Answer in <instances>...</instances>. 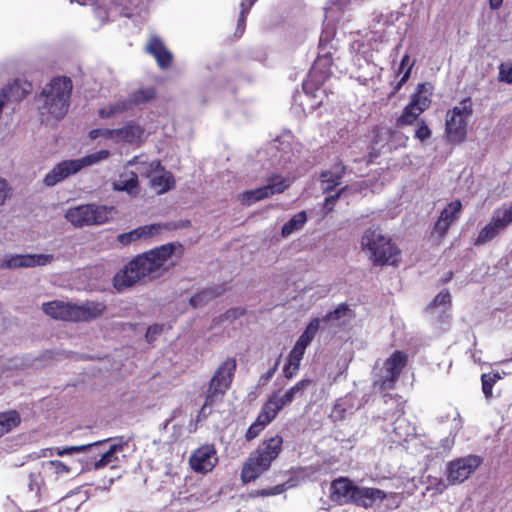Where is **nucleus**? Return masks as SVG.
<instances>
[{
	"mask_svg": "<svg viewBox=\"0 0 512 512\" xmlns=\"http://www.w3.org/2000/svg\"><path fill=\"white\" fill-rule=\"evenodd\" d=\"M129 109H131V107L128 101L121 100L101 108L99 110V116L101 118H114Z\"/></svg>",
	"mask_w": 512,
	"mask_h": 512,
	"instance_id": "c9c22d12",
	"label": "nucleus"
},
{
	"mask_svg": "<svg viewBox=\"0 0 512 512\" xmlns=\"http://www.w3.org/2000/svg\"><path fill=\"white\" fill-rule=\"evenodd\" d=\"M451 303V295L448 290H442L439 292L431 304L429 305V309L443 307L446 309Z\"/></svg>",
	"mask_w": 512,
	"mask_h": 512,
	"instance_id": "49530a36",
	"label": "nucleus"
},
{
	"mask_svg": "<svg viewBox=\"0 0 512 512\" xmlns=\"http://www.w3.org/2000/svg\"><path fill=\"white\" fill-rule=\"evenodd\" d=\"M77 172L79 168L75 159L64 160L45 175L43 183L47 187H53Z\"/></svg>",
	"mask_w": 512,
	"mask_h": 512,
	"instance_id": "6ab92c4d",
	"label": "nucleus"
},
{
	"mask_svg": "<svg viewBox=\"0 0 512 512\" xmlns=\"http://www.w3.org/2000/svg\"><path fill=\"white\" fill-rule=\"evenodd\" d=\"M501 378L502 376L499 372L487 373L481 376L482 390L486 399L492 397L493 386Z\"/></svg>",
	"mask_w": 512,
	"mask_h": 512,
	"instance_id": "79ce46f5",
	"label": "nucleus"
},
{
	"mask_svg": "<svg viewBox=\"0 0 512 512\" xmlns=\"http://www.w3.org/2000/svg\"><path fill=\"white\" fill-rule=\"evenodd\" d=\"M311 382L310 379H302L289 388L282 396L278 394V401L282 407L290 404L295 398L302 396L305 390L311 385Z\"/></svg>",
	"mask_w": 512,
	"mask_h": 512,
	"instance_id": "7c9ffc66",
	"label": "nucleus"
},
{
	"mask_svg": "<svg viewBox=\"0 0 512 512\" xmlns=\"http://www.w3.org/2000/svg\"><path fill=\"white\" fill-rule=\"evenodd\" d=\"M415 426L404 416H399L393 423V430L390 435L391 441L402 443L415 435Z\"/></svg>",
	"mask_w": 512,
	"mask_h": 512,
	"instance_id": "cd10ccee",
	"label": "nucleus"
},
{
	"mask_svg": "<svg viewBox=\"0 0 512 512\" xmlns=\"http://www.w3.org/2000/svg\"><path fill=\"white\" fill-rule=\"evenodd\" d=\"M289 186L290 181L288 179L275 174L269 177L266 185L243 192L240 195V201L243 205L249 206L274 194L282 193Z\"/></svg>",
	"mask_w": 512,
	"mask_h": 512,
	"instance_id": "9b49d317",
	"label": "nucleus"
},
{
	"mask_svg": "<svg viewBox=\"0 0 512 512\" xmlns=\"http://www.w3.org/2000/svg\"><path fill=\"white\" fill-rule=\"evenodd\" d=\"M40 467L42 474L48 482H57L66 479L73 471L71 466L60 460L43 461Z\"/></svg>",
	"mask_w": 512,
	"mask_h": 512,
	"instance_id": "4be33fe9",
	"label": "nucleus"
},
{
	"mask_svg": "<svg viewBox=\"0 0 512 512\" xmlns=\"http://www.w3.org/2000/svg\"><path fill=\"white\" fill-rule=\"evenodd\" d=\"M498 80L512 84V62H505L499 65Z\"/></svg>",
	"mask_w": 512,
	"mask_h": 512,
	"instance_id": "8fccbe9b",
	"label": "nucleus"
},
{
	"mask_svg": "<svg viewBox=\"0 0 512 512\" xmlns=\"http://www.w3.org/2000/svg\"><path fill=\"white\" fill-rule=\"evenodd\" d=\"M454 429L459 430L462 427V420L458 412H455L454 416Z\"/></svg>",
	"mask_w": 512,
	"mask_h": 512,
	"instance_id": "680f3d73",
	"label": "nucleus"
},
{
	"mask_svg": "<svg viewBox=\"0 0 512 512\" xmlns=\"http://www.w3.org/2000/svg\"><path fill=\"white\" fill-rule=\"evenodd\" d=\"M432 132L425 121L421 120L417 123V128L415 130V138L424 142L430 139Z\"/></svg>",
	"mask_w": 512,
	"mask_h": 512,
	"instance_id": "603ef678",
	"label": "nucleus"
},
{
	"mask_svg": "<svg viewBox=\"0 0 512 512\" xmlns=\"http://www.w3.org/2000/svg\"><path fill=\"white\" fill-rule=\"evenodd\" d=\"M71 91L72 83L67 77L54 78L45 85L37 98V107L43 121H56L65 116Z\"/></svg>",
	"mask_w": 512,
	"mask_h": 512,
	"instance_id": "7ed1b4c3",
	"label": "nucleus"
},
{
	"mask_svg": "<svg viewBox=\"0 0 512 512\" xmlns=\"http://www.w3.org/2000/svg\"><path fill=\"white\" fill-rule=\"evenodd\" d=\"M11 196V185L5 178L0 177V206H3Z\"/></svg>",
	"mask_w": 512,
	"mask_h": 512,
	"instance_id": "864d4df0",
	"label": "nucleus"
},
{
	"mask_svg": "<svg viewBox=\"0 0 512 512\" xmlns=\"http://www.w3.org/2000/svg\"><path fill=\"white\" fill-rule=\"evenodd\" d=\"M53 261V254H5L0 257V270L46 266Z\"/></svg>",
	"mask_w": 512,
	"mask_h": 512,
	"instance_id": "f8f14e48",
	"label": "nucleus"
},
{
	"mask_svg": "<svg viewBox=\"0 0 512 512\" xmlns=\"http://www.w3.org/2000/svg\"><path fill=\"white\" fill-rule=\"evenodd\" d=\"M320 63H321V60H319L315 63V65L312 67L311 72L309 74V79L303 83V89L305 90V92H308L311 84L320 85L324 82L325 78L327 77L326 73L318 75V69H319Z\"/></svg>",
	"mask_w": 512,
	"mask_h": 512,
	"instance_id": "c03bdc74",
	"label": "nucleus"
},
{
	"mask_svg": "<svg viewBox=\"0 0 512 512\" xmlns=\"http://www.w3.org/2000/svg\"><path fill=\"white\" fill-rule=\"evenodd\" d=\"M216 296V293L211 289H205L201 291L200 293L194 295L190 299V304L193 307H199L203 305L206 301L214 298Z\"/></svg>",
	"mask_w": 512,
	"mask_h": 512,
	"instance_id": "de8ad7c7",
	"label": "nucleus"
},
{
	"mask_svg": "<svg viewBox=\"0 0 512 512\" xmlns=\"http://www.w3.org/2000/svg\"><path fill=\"white\" fill-rule=\"evenodd\" d=\"M146 51L151 54L161 68H166L172 61V54L167 50L162 40L152 35L146 45Z\"/></svg>",
	"mask_w": 512,
	"mask_h": 512,
	"instance_id": "a878e982",
	"label": "nucleus"
},
{
	"mask_svg": "<svg viewBox=\"0 0 512 512\" xmlns=\"http://www.w3.org/2000/svg\"><path fill=\"white\" fill-rule=\"evenodd\" d=\"M344 174L345 166L342 163H336L329 170L323 171L321 173L323 191H330L335 186L339 185Z\"/></svg>",
	"mask_w": 512,
	"mask_h": 512,
	"instance_id": "c85d7f7f",
	"label": "nucleus"
},
{
	"mask_svg": "<svg viewBox=\"0 0 512 512\" xmlns=\"http://www.w3.org/2000/svg\"><path fill=\"white\" fill-rule=\"evenodd\" d=\"M218 462L216 449L213 445H202L197 448L189 458V464L197 473H208L213 470Z\"/></svg>",
	"mask_w": 512,
	"mask_h": 512,
	"instance_id": "dca6fc26",
	"label": "nucleus"
},
{
	"mask_svg": "<svg viewBox=\"0 0 512 512\" xmlns=\"http://www.w3.org/2000/svg\"><path fill=\"white\" fill-rule=\"evenodd\" d=\"M306 222H307L306 212L301 211V212L295 214L288 222H286L283 225L282 230H281V236L283 238H287L294 232L301 230Z\"/></svg>",
	"mask_w": 512,
	"mask_h": 512,
	"instance_id": "473e14b6",
	"label": "nucleus"
},
{
	"mask_svg": "<svg viewBox=\"0 0 512 512\" xmlns=\"http://www.w3.org/2000/svg\"><path fill=\"white\" fill-rule=\"evenodd\" d=\"M462 212L460 200H453L441 211L435 225L434 231L439 237H444L450 226L459 218Z\"/></svg>",
	"mask_w": 512,
	"mask_h": 512,
	"instance_id": "f3484780",
	"label": "nucleus"
},
{
	"mask_svg": "<svg viewBox=\"0 0 512 512\" xmlns=\"http://www.w3.org/2000/svg\"><path fill=\"white\" fill-rule=\"evenodd\" d=\"M412 67L413 63L410 61L409 55H404L399 66V74L403 73V75L397 82L394 88V92L398 91L401 88V86L408 80V78L410 77Z\"/></svg>",
	"mask_w": 512,
	"mask_h": 512,
	"instance_id": "37998d69",
	"label": "nucleus"
},
{
	"mask_svg": "<svg viewBox=\"0 0 512 512\" xmlns=\"http://www.w3.org/2000/svg\"><path fill=\"white\" fill-rule=\"evenodd\" d=\"M165 229H167V226L161 223L148 224L136 228L139 241L152 239Z\"/></svg>",
	"mask_w": 512,
	"mask_h": 512,
	"instance_id": "58836bf2",
	"label": "nucleus"
},
{
	"mask_svg": "<svg viewBox=\"0 0 512 512\" xmlns=\"http://www.w3.org/2000/svg\"><path fill=\"white\" fill-rule=\"evenodd\" d=\"M106 442H107V440H103V441H97L95 443L87 444V445L70 446V447H65V448H60V447L49 448V449L43 450L41 456L52 457L54 455H57V456L69 455V454L76 453V452H82L87 449H92L93 447L101 446Z\"/></svg>",
	"mask_w": 512,
	"mask_h": 512,
	"instance_id": "2f4dec72",
	"label": "nucleus"
},
{
	"mask_svg": "<svg viewBox=\"0 0 512 512\" xmlns=\"http://www.w3.org/2000/svg\"><path fill=\"white\" fill-rule=\"evenodd\" d=\"M236 367L237 361L234 357H227L218 365L209 382L201 413L205 414L207 407H211L222 400L231 386Z\"/></svg>",
	"mask_w": 512,
	"mask_h": 512,
	"instance_id": "0eeeda50",
	"label": "nucleus"
},
{
	"mask_svg": "<svg viewBox=\"0 0 512 512\" xmlns=\"http://www.w3.org/2000/svg\"><path fill=\"white\" fill-rule=\"evenodd\" d=\"M106 310L102 302L87 301L81 305L74 304L73 322L91 321L99 318Z\"/></svg>",
	"mask_w": 512,
	"mask_h": 512,
	"instance_id": "5701e85b",
	"label": "nucleus"
},
{
	"mask_svg": "<svg viewBox=\"0 0 512 512\" xmlns=\"http://www.w3.org/2000/svg\"><path fill=\"white\" fill-rule=\"evenodd\" d=\"M503 0H489L491 9H498L502 5Z\"/></svg>",
	"mask_w": 512,
	"mask_h": 512,
	"instance_id": "e2e57ef3",
	"label": "nucleus"
},
{
	"mask_svg": "<svg viewBox=\"0 0 512 512\" xmlns=\"http://www.w3.org/2000/svg\"><path fill=\"white\" fill-rule=\"evenodd\" d=\"M144 139V129L135 123L116 129L115 143L140 144Z\"/></svg>",
	"mask_w": 512,
	"mask_h": 512,
	"instance_id": "bb28decb",
	"label": "nucleus"
},
{
	"mask_svg": "<svg viewBox=\"0 0 512 512\" xmlns=\"http://www.w3.org/2000/svg\"><path fill=\"white\" fill-rule=\"evenodd\" d=\"M493 220L505 230L512 223V202L496 209L492 216Z\"/></svg>",
	"mask_w": 512,
	"mask_h": 512,
	"instance_id": "4c0bfd02",
	"label": "nucleus"
},
{
	"mask_svg": "<svg viewBox=\"0 0 512 512\" xmlns=\"http://www.w3.org/2000/svg\"><path fill=\"white\" fill-rule=\"evenodd\" d=\"M282 408V405L278 401V393H273L263 405L257 419L267 426L273 419H275Z\"/></svg>",
	"mask_w": 512,
	"mask_h": 512,
	"instance_id": "c756f323",
	"label": "nucleus"
},
{
	"mask_svg": "<svg viewBox=\"0 0 512 512\" xmlns=\"http://www.w3.org/2000/svg\"><path fill=\"white\" fill-rule=\"evenodd\" d=\"M385 497V492L378 488L357 486L353 503L365 508H369L377 503L382 502Z\"/></svg>",
	"mask_w": 512,
	"mask_h": 512,
	"instance_id": "393cba45",
	"label": "nucleus"
},
{
	"mask_svg": "<svg viewBox=\"0 0 512 512\" xmlns=\"http://www.w3.org/2000/svg\"><path fill=\"white\" fill-rule=\"evenodd\" d=\"M45 480L46 478L42 474L41 469L38 472L30 473L28 483L29 490L39 494L45 486Z\"/></svg>",
	"mask_w": 512,
	"mask_h": 512,
	"instance_id": "a18cd8bd",
	"label": "nucleus"
},
{
	"mask_svg": "<svg viewBox=\"0 0 512 512\" xmlns=\"http://www.w3.org/2000/svg\"><path fill=\"white\" fill-rule=\"evenodd\" d=\"M481 458L475 455L458 458L447 466V481L454 485L462 483L479 467Z\"/></svg>",
	"mask_w": 512,
	"mask_h": 512,
	"instance_id": "2eb2a0df",
	"label": "nucleus"
},
{
	"mask_svg": "<svg viewBox=\"0 0 512 512\" xmlns=\"http://www.w3.org/2000/svg\"><path fill=\"white\" fill-rule=\"evenodd\" d=\"M42 310L47 316L55 320L73 321V303L54 300L43 303Z\"/></svg>",
	"mask_w": 512,
	"mask_h": 512,
	"instance_id": "b1692460",
	"label": "nucleus"
},
{
	"mask_svg": "<svg viewBox=\"0 0 512 512\" xmlns=\"http://www.w3.org/2000/svg\"><path fill=\"white\" fill-rule=\"evenodd\" d=\"M162 331V327L159 325L150 326L146 332V338L148 341L154 340Z\"/></svg>",
	"mask_w": 512,
	"mask_h": 512,
	"instance_id": "bf43d9fd",
	"label": "nucleus"
},
{
	"mask_svg": "<svg viewBox=\"0 0 512 512\" xmlns=\"http://www.w3.org/2000/svg\"><path fill=\"white\" fill-rule=\"evenodd\" d=\"M334 2H339V0H333Z\"/></svg>",
	"mask_w": 512,
	"mask_h": 512,
	"instance_id": "69168bd1",
	"label": "nucleus"
},
{
	"mask_svg": "<svg viewBox=\"0 0 512 512\" xmlns=\"http://www.w3.org/2000/svg\"><path fill=\"white\" fill-rule=\"evenodd\" d=\"M431 104L430 92L426 84L421 83L417 86L416 92L412 95L411 101L404 108L398 119L400 125H412Z\"/></svg>",
	"mask_w": 512,
	"mask_h": 512,
	"instance_id": "ddd939ff",
	"label": "nucleus"
},
{
	"mask_svg": "<svg viewBox=\"0 0 512 512\" xmlns=\"http://www.w3.org/2000/svg\"><path fill=\"white\" fill-rule=\"evenodd\" d=\"M114 213V206L90 203L68 208L64 217L74 228H82L105 224Z\"/></svg>",
	"mask_w": 512,
	"mask_h": 512,
	"instance_id": "423d86ee",
	"label": "nucleus"
},
{
	"mask_svg": "<svg viewBox=\"0 0 512 512\" xmlns=\"http://www.w3.org/2000/svg\"><path fill=\"white\" fill-rule=\"evenodd\" d=\"M406 363L407 355L404 352H393L384 362V367L376 384H378L382 390L393 388Z\"/></svg>",
	"mask_w": 512,
	"mask_h": 512,
	"instance_id": "4468645a",
	"label": "nucleus"
},
{
	"mask_svg": "<svg viewBox=\"0 0 512 512\" xmlns=\"http://www.w3.org/2000/svg\"><path fill=\"white\" fill-rule=\"evenodd\" d=\"M283 439L275 435L265 441L246 460L241 471L243 483L255 481L266 472L282 450Z\"/></svg>",
	"mask_w": 512,
	"mask_h": 512,
	"instance_id": "20e7f679",
	"label": "nucleus"
},
{
	"mask_svg": "<svg viewBox=\"0 0 512 512\" xmlns=\"http://www.w3.org/2000/svg\"><path fill=\"white\" fill-rule=\"evenodd\" d=\"M115 134L116 129L97 128L89 132V137L91 139L103 138L105 140H112L115 142Z\"/></svg>",
	"mask_w": 512,
	"mask_h": 512,
	"instance_id": "09e8293b",
	"label": "nucleus"
},
{
	"mask_svg": "<svg viewBox=\"0 0 512 512\" xmlns=\"http://www.w3.org/2000/svg\"><path fill=\"white\" fill-rule=\"evenodd\" d=\"M283 486L281 485H278V486H275L271 489H264V490H261L260 492H258V495H261V496H269V495H277V494H280L283 492Z\"/></svg>",
	"mask_w": 512,
	"mask_h": 512,
	"instance_id": "052dcab7",
	"label": "nucleus"
},
{
	"mask_svg": "<svg viewBox=\"0 0 512 512\" xmlns=\"http://www.w3.org/2000/svg\"><path fill=\"white\" fill-rule=\"evenodd\" d=\"M117 241L125 246L139 241L136 228L129 232L119 234L117 236Z\"/></svg>",
	"mask_w": 512,
	"mask_h": 512,
	"instance_id": "6e6d98bb",
	"label": "nucleus"
},
{
	"mask_svg": "<svg viewBox=\"0 0 512 512\" xmlns=\"http://www.w3.org/2000/svg\"><path fill=\"white\" fill-rule=\"evenodd\" d=\"M126 444L122 441L110 445L109 449L104 451L101 457L90 463V469L99 470L104 467L116 468L125 458L124 448Z\"/></svg>",
	"mask_w": 512,
	"mask_h": 512,
	"instance_id": "a211bd4d",
	"label": "nucleus"
},
{
	"mask_svg": "<svg viewBox=\"0 0 512 512\" xmlns=\"http://www.w3.org/2000/svg\"><path fill=\"white\" fill-rule=\"evenodd\" d=\"M71 2H74V0H70Z\"/></svg>",
	"mask_w": 512,
	"mask_h": 512,
	"instance_id": "338daca9",
	"label": "nucleus"
},
{
	"mask_svg": "<svg viewBox=\"0 0 512 512\" xmlns=\"http://www.w3.org/2000/svg\"><path fill=\"white\" fill-rule=\"evenodd\" d=\"M453 444H454V440L453 439H451V440L447 439L445 441V448L450 449Z\"/></svg>",
	"mask_w": 512,
	"mask_h": 512,
	"instance_id": "0e129e2a",
	"label": "nucleus"
},
{
	"mask_svg": "<svg viewBox=\"0 0 512 512\" xmlns=\"http://www.w3.org/2000/svg\"><path fill=\"white\" fill-rule=\"evenodd\" d=\"M348 190V187H344L342 188L341 190H339V192L333 196H330V197H327L325 199V207L328 209V210H331L332 209V206L333 204L337 201V199L345 192Z\"/></svg>",
	"mask_w": 512,
	"mask_h": 512,
	"instance_id": "13d9d810",
	"label": "nucleus"
},
{
	"mask_svg": "<svg viewBox=\"0 0 512 512\" xmlns=\"http://www.w3.org/2000/svg\"><path fill=\"white\" fill-rule=\"evenodd\" d=\"M139 157L135 156L126 164V168L139 165L142 176L149 179L150 187L157 194H164L175 186V179L171 172L167 171L158 160L139 161Z\"/></svg>",
	"mask_w": 512,
	"mask_h": 512,
	"instance_id": "6e6552de",
	"label": "nucleus"
},
{
	"mask_svg": "<svg viewBox=\"0 0 512 512\" xmlns=\"http://www.w3.org/2000/svg\"><path fill=\"white\" fill-rule=\"evenodd\" d=\"M320 323V318H313L291 349L287 357V363L283 368V374L287 379H291L297 375L305 350L316 336L320 328Z\"/></svg>",
	"mask_w": 512,
	"mask_h": 512,
	"instance_id": "9d476101",
	"label": "nucleus"
},
{
	"mask_svg": "<svg viewBox=\"0 0 512 512\" xmlns=\"http://www.w3.org/2000/svg\"><path fill=\"white\" fill-rule=\"evenodd\" d=\"M265 427L266 425L256 419V421L248 428L245 435L246 439L252 440L256 438Z\"/></svg>",
	"mask_w": 512,
	"mask_h": 512,
	"instance_id": "4d7b16f0",
	"label": "nucleus"
},
{
	"mask_svg": "<svg viewBox=\"0 0 512 512\" xmlns=\"http://www.w3.org/2000/svg\"><path fill=\"white\" fill-rule=\"evenodd\" d=\"M182 255L183 247L179 243L164 244L140 254L115 274L114 288L122 292L144 278H158L175 266Z\"/></svg>",
	"mask_w": 512,
	"mask_h": 512,
	"instance_id": "f03ea898",
	"label": "nucleus"
},
{
	"mask_svg": "<svg viewBox=\"0 0 512 512\" xmlns=\"http://www.w3.org/2000/svg\"><path fill=\"white\" fill-rule=\"evenodd\" d=\"M503 229L491 218L479 232L475 244L481 245L493 240Z\"/></svg>",
	"mask_w": 512,
	"mask_h": 512,
	"instance_id": "72a5a7b5",
	"label": "nucleus"
},
{
	"mask_svg": "<svg viewBox=\"0 0 512 512\" xmlns=\"http://www.w3.org/2000/svg\"><path fill=\"white\" fill-rule=\"evenodd\" d=\"M109 156H110V151L103 149V150L96 151L92 154H89L87 156H84L82 158L75 159V160H76V163L78 164V168L80 171L81 169H83L85 167L92 166L94 164H97L101 161L108 159Z\"/></svg>",
	"mask_w": 512,
	"mask_h": 512,
	"instance_id": "e433bc0d",
	"label": "nucleus"
},
{
	"mask_svg": "<svg viewBox=\"0 0 512 512\" xmlns=\"http://www.w3.org/2000/svg\"><path fill=\"white\" fill-rule=\"evenodd\" d=\"M363 251L374 265H397L400 250L377 229H368L361 238Z\"/></svg>",
	"mask_w": 512,
	"mask_h": 512,
	"instance_id": "39448f33",
	"label": "nucleus"
},
{
	"mask_svg": "<svg viewBox=\"0 0 512 512\" xmlns=\"http://www.w3.org/2000/svg\"><path fill=\"white\" fill-rule=\"evenodd\" d=\"M182 255L183 247L179 243L164 244L140 254L115 274L114 288L122 292L144 278H158L175 266Z\"/></svg>",
	"mask_w": 512,
	"mask_h": 512,
	"instance_id": "f257e3e1",
	"label": "nucleus"
},
{
	"mask_svg": "<svg viewBox=\"0 0 512 512\" xmlns=\"http://www.w3.org/2000/svg\"><path fill=\"white\" fill-rule=\"evenodd\" d=\"M155 95V92L152 88L139 89L134 92L128 99V103L130 107L140 105L150 101Z\"/></svg>",
	"mask_w": 512,
	"mask_h": 512,
	"instance_id": "a19ab883",
	"label": "nucleus"
},
{
	"mask_svg": "<svg viewBox=\"0 0 512 512\" xmlns=\"http://www.w3.org/2000/svg\"><path fill=\"white\" fill-rule=\"evenodd\" d=\"M77 0L80 5H90L93 9L95 17L99 20V24H103L108 17V11L103 7L104 0Z\"/></svg>",
	"mask_w": 512,
	"mask_h": 512,
	"instance_id": "ea45409f",
	"label": "nucleus"
},
{
	"mask_svg": "<svg viewBox=\"0 0 512 512\" xmlns=\"http://www.w3.org/2000/svg\"><path fill=\"white\" fill-rule=\"evenodd\" d=\"M348 313V307L345 304L338 305L333 311L327 313L324 320L327 322H334L342 319Z\"/></svg>",
	"mask_w": 512,
	"mask_h": 512,
	"instance_id": "3c124183",
	"label": "nucleus"
},
{
	"mask_svg": "<svg viewBox=\"0 0 512 512\" xmlns=\"http://www.w3.org/2000/svg\"><path fill=\"white\" fill-rule=\"evenodd\" d=\"M255 1L256 0H244L241 2V12L238 20V30H241V33L244 30L246 15L249 12L252 5L255 3Z\"/></svg>",
	"mask_w": 512,
	"mask_h": 512,
	"instance_id": "5fc2aeb1",
	"label": "nucleus"
},
{
	"mask_svg": "<svg viewBox=\"0 0 512 512\" xmlns=\"http://www.w3.org/2000/svg\"><path fill=\"white\" fill-rule=\"evenodd\" d=\"M473 113V105L470 98L462 100L458 105L449 110L445 119V133L452 143H461L467 134L468 121Z\"/></svg>",
	"mask_w": 512,
	"mask_h": 512,
	"instance_id": "1a4fd4ad",
	"label": "nucleus"
},
{
	"mask_svg": "<svg viewBox=\"0 0 512 512\" xmlns=\"http://www.w3.org/2000/svg\"><path fill=\"white\" fill-rule=\"evenodd\" d=\"M20 424V416L14 411L0 413V437Z\"/></svg>",
	"mask_w": 512,
	"mask_h": 512,
	"instance_id": "f704fd0d",
	"label": "nucleus"
},
{
	"mask_svg": "<svg viewBox=\"0 0 512 512\" xmlns=\"http://www.w3.org/2000/svg\"><path fill=\"white\" fill-rule=\"evenodd\" d=\"M111 187L114 191L125 192L132 198H135L140 194L138 175L134 171L125 170L121 172L112 180Z\"/></svg>",
	"mask_w": 512,
	"mask_h": 512,
	"instance_id": "aec40b11",
	"label": "nucleus"
},
{
	"mask_svg": "<svg viewBox=\"0 0 512 512\" xmlns=\"http://www.w3.org/2000/svg\"><path fill=\"white\" fill-rule=\"evenodd\" d=\"M357 486L347 478H339L331 484V499L340 504L354 502Z\"/></svg>",
	"mask_w": 512,
	"mask_h": 512,
	"instance_id": "412c9836",
	"label": "nucleus"
}]
</instances>
